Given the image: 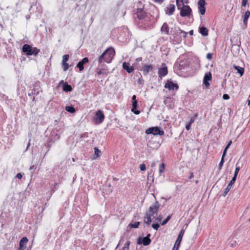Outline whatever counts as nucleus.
Returning <instances> with one entry per match:
<instances>
[{"mask_svg": "<svg viewBox=\"0 0 250 250\" xmlns=\"http://www.w3.org/2000/svg\"><path fill=\"white\" fill-rule=\"evenodd\" d=\"M248 0H242V6H246L247 3L248 2Z\"/></svg>", "mask_w": 250, "mask_h": 250, "instance_id": "obj_51", "label": "nucleus"}, {"mask_svg": "<svg viewBox=\"0 0 250 250\" xmlns=\"http://www.w3.org/2000/svg\"><path fill=\"white\" fill-rule=\"evenodd\" d=\"M193 177H194L193 173H191L190 174V175L189 179H191V178H192Z\"/></svg>", "mask_w": 250, "mask_h": 250, "instance_id": "obj_63", "label": "nucleus"}, {"mask_svg": "<svg viewBox=\"0 0 250 250\" xmlns=\"http://www.w3.org/2000/svg\"><path fill=\"white\" fill-rule=\"evenodd\" d=\"M160 204L158 202L156 201L153 205H152L148 208V210L146 211L145 215L144 217V222L147 226L150 224L152 222L151 217L155 214H157L159 209L160 208Z\"/></svg>", "mask_w": 250, "mask_h": 250, "instance_id": "obj_2", "label": "nucleus"}, {"mask_svg": "<svg viewBox=\"0 0 250 250\" xmlns=\"http://www.w3.org/2000/svg\"><path fill=\"white\" fill-rule=\"evenodd\" d=\"M165 88L168 89L169 90L177 91L179 88V86L177 83H174L170 80H167L165 85Z\"/></svg>", "mask_w": 250, "mask_h": 250, "instance_id": "obj_8", "label": "nucleus"}, {"mask_svg": "<svg viewBox=\"0 0 250 250\" xmlns=\"http://www.w3.org/2000/svg\"><path fill=\"white\" fill-rule=\"evenodd\" d=\"M101 154V151L98 148H94V155L93 156V159H96L99 157L100 156Z\"/></svg>", "mask_w": 250, "mask_h": 250, "instance_id": "obj_27", "label": "nucleus"}, {"mask_svg": "<svg viewBox=\"0 0 250 250\" xmlns=\"http://www.w3.org/2000/svg\"><path fill=\"white\" fill-rule=\"evenodd\" d=\"M175 10V6L174 4H170L167 7H166L165 11L166 14L168 15H171L173 14Z\"/></svg>", "mask_w": 250, "mask_h": 250, "instance_id": "obj_21", "label": "nucleus"}, {"mask_svg": "<svg viewBox=\"0 0 250 250\" xmlns=\"http://www.w3.org/2000/svg\"><path fill=\"white\" fill-rule=\"evenodd\" d=\"M223 98L224 100H229V96L227 94H224L223 95Z\"/></svg>", "mask_w": 250, "mask_h": 250, "instance_id": "obj_47", "label": "nucleus"}, {"mask_svg": "<svg viewBox=\"0 0 250 250\" xmlns=\"http://www.w3.org/2000/svg\"><path fill=\"white\" fill-rule=\"evenodd\" d=\"M179 248V247H177V245H175V244L172 250H178Z\"/></svg>", "mask_w": 250, "mask_h": 250, "instance_id": "obj_53", "label": "nucleus"}, {"mask_svg": "<svg viewBox=\"0 0 250 250\" xmlns=\"http://www.w3.org/2000/svg\"><path fill=\"white\" fill-rule=\"evenodd\" d=\"M162 65V67L159 68L158 73L159 77L160 78L165 77L167 74L168 73L167 67L166 66V64L163 63Z\"/></svg>", "mask_w": 250, "mask_h": 250, "instance_id": "obj_9", "label": "nucleus"}, {"mask_svg": "<svg viewBox=\"0 0 250 250\" xmlns=\"http://www.w3.org/2000/svg\"><path fill=\"white\" fill-rule=\"evenodd\" d=\"M88 137V133L87 132H85L82 134H81V138H87Z\"/></svg>", "mask_w": 250, "mask_h": 250, "instance_id": "obj_48", "label": "nucleus"}, {"mask_svg": "<svg viewBox=\"0 0 250 250\" xmlns=\"http://www.w3.org/2000/svg\"><path fill=\"white\" fill-rule=\"evenodd\" d=\"M206 2L205 0H199L198 1V9L200 13L203 15L206 12V8L205 7Z\"/></svg>", "mask_w": 250, "mask_h": 250, "instance_id": "obj_11", "label": "nucleus"}, {"mask_svg": "<svg viewBox=\"0 0 250 250\" xmlns=\"http://www.w3.org/2000/svg\"><path fill=\"white\" fill-rule=\"evenodd\" d=\"M69 59V55L66 54L63 56L62 62H66Z\"/></svg>", "mask_w": 250, "mask_h": 250, "instance_id": "obj_41", "label": "nucleus"}, {"mask_svg": "<svg viewBox=\"0 0 250 250\" xmlns=\"http://www.w3.org/2000/svg\"><path fill=\"white\" fill-rule=\"evenodd\" d=\"M142 60V57H139V58H137L136 59V61L139 62H140Z\"/></svg>", "mask_w": 250, "mask_h": 250, "instance_id": "obj_55", "label": "nucleus"}, {"mask_svg": "<svg viewBox=\"0 0 250 250\" xmlns=\"http://www.w3.org/2000/svg\"><path fill=\"white\" fill-rule=\"evenodd\" d=\"M140 170L141 171H144L146 169V165L145 164H142L140 165Z\"/></svg>", "mask_w": 250, "mask_h": 250, "instance_id": "obj_44", "label": "nucleus"}, {"mask_svg": "<svg viewBox=\"0 0 250 250\" xmlns=\"http://www.w3.org/2000/svg\"><path fill=\"white\" fill-rule=\"evenodd\" d=\"M146 133L147 134H153L154 135L162 136L164 135V131L160 130L158 126L149 127L146 130Z\"/></svg>", "mask_w": 250, "mask_h": 250, "instance_id": "obj_5", "label": "nucleus"}, {"mask_svg": "<svg viewBox=\"0 0 250 250\" xmlns=\"http://www.w3.org/2000/svg\"><path fill=\"white\" fill-rule=\"evenodd\" d=\"M206 57L208 60H211L212 58V54L211 53H208Z\"/></svg>", "mask_w": 250, "mask_h": 250, "instance_id": "obj_46", "label": "nucleus"}, {"mask_svg": "<svg viewBox=\"0 0 250 250\" xmlns=\"http://www.w3.org/2000/svg\"><path fill=\"white\" fill-rule=\"evenodd\" d=\"M97 73L99 75H107L108 73V70L105 69L97 68Z\"/></svg>", "mask_w": 250, "mask_h": 250, "instance_id": "obj_26", "label": "nucleus"}, {"mask_svg": "<svg viewBox=\"0 0 250 250\" xmlns=\"http://www.w3.org/2000/svg\"><path fill=\"white\" fill-rule=\"evenodd\" d=\"M28 240L27 237H23L20 241L19 250H24L25 249V245L28 242Z\"/></svg>", "mask_w": 250, "mask_h": 250, "instance_id": "obj_15", "label": "nucleus"}, {"mask_svg": "<svg viewBox=\"0 0 250 250\" xmlns=\"http://www.w3.org/2000/svg\"><path fill=\"white\" fill-rule=\"evenodd\" d=\"M88 59L87 57L83 58L82 61H80L77 64V67L79 68V70L82 71L83 70V65L88 62Z\"/></svg>", "mask_w": 250, "mask_h": 250, "instance_id": "obj_14", "label": "nucleus"}, {"mask_svg": "<svg viewBox=\"0 0 250 250\" xmlns=\"http://www.w3.org/2000/svg\"><path fill=\"white\" fill-rule=\"evenodd\" d=\"M30 140H29V143H28V145H27V147H26V150H27V149H28V148L29 147V146H30Z\"/></svg>", "mask_w": 250, "mask_h": 250, "instance_id": "obj_64", "label": "nucleus"}, {"mask_svg": "<svg viewBox=\"0 0 250 250\" xmlns=\"http://www.w3.org/2000/svg\"><path fill=\"white\" fill-rule=\"evenodd\" d=\"M179 32H180V33L182 34V36L184 39L186 38V37H187V32H186V31H185L184 30L180 29V28H179L177 30V32H175L174 31H173V36H174V38H175L178 35Z\"/></svg>", "mask_w": 250, "mask_h": 250, "instance_id": "obj_23", "label": "nucleus"}, {"mask_svg": "<svg viewBox=\"0 0 250 250\" xmlns=\"http://www.w3.org/2000/svg\"><path fill=\"white\" fill-rule=\"evenodd\" d=\"M227 151V149H226L225 148V149L224 150L222 156V158H224L225 157V156L226 155Z\"/></svg>", "mask_w": 250, "mask_h": 250, "instance_id": "obj_52", "label": "nucleus"}, {"mask_svg": "<svg viewBox=\"0 0 250 250\" xmlns=\"http://www.w3.org/2000/svg\"><path fill=\"white\" fill-rule=\"evenodd\" d=\"M123 68L128 73H132L134 70V67L132 66H129V63L126 62H123Z\"/></svg>", "mask_w": 250, "mask_h": 250, "instance_id": "obj_16", "label": "nucleus"}, {"mask_svg": "<svg viewBox=\"0 0 250 250\" xmlns=\"http://www.w3.org/2000/svg\"><path fill=\"white\" fill-rule=\"evenodd\" d=\"M164 170H165V164H164V163H162L161 164V165L160 166L159 168V171L160 174H162L164 171Z\"/></svg>", "mask_w": 250, "mask_h": 250, "instance_id": "obj_33", "label": "nucleus"}, {"mask_svg": "<svg viewBox=\"0 0 250 250\" xmlns=\"http://www.w3.org/2000/svg\"><path fill=\"white\" fill-rule=\"evenodd\" d=\"M140 222H135L133 223H131L128 225V228L130 227L131 228H137L138 227L139 225H140Z\"/></svg>", "mask_w": 250, "mask_h": 250, "instance_id": "obj_29", "label": "nucleus"}, {"mask_svg": "<svg viewBox=\"0 0 250 250\" xmlns=\"http://www.w3.org/2000/svg\"><path fill=\"white\" fill-rule=\"evenodd\" d=\"M154 1L156 2L162 3L164 0H154Z\"/></svg>", "mask_w": 250, "mask_h": 250, "instance_id": "obj_57", "label": "nucleus"}, {"mask_svg": "<svg viewBox=\"0 0 250 250\" xmlns=\"http://www.w3.org/2000/svg\"><path fill=\"white\" fill-rule=\"evenodd\" d=\"M60 136L58 134H55V140L59 139Z\"/></svg>", "mask_w": 250, "mask_h": 250, "instance_id": "obj_56", "label": "nucleus"}, {"mask_svg": "<svg viewBox=\"0 0 250 250\" xmlns=\"http://www.w3.org/2000/svg\"><path fill=\"white\" fill-rule=\"evenodd\" d=\"M35 92H36L35 88H34V89H32V90H31V91L30 92H29L28 95L29 96H31L33 95H35Z\"/></svg>", "mask_w": 250, "mask_h": 250, "instance_id": "obj_45", "label": "nucleus"}, {"mask_svg": "<svg viewBox=\"0 0 250 250\" xmlns=\"http://www.w3.org/2000/svg\"><path fill=\"white\" fill-rule=\"evenodd\" d=\"M184 232H185V230L184 229H182L180 231V232L178 235V237H177V238L176 240L175 243V245H177V247H180V244L182 241V238L183 237Z\"/></svg>", "mask_w": 250, "mask_h": 250, "instance_id": "obj_17", "label": "nucleus"}, {"mask_svg": "<svg viewBox=\"0 0 250 250\" xmlns=\"http://www.w3.org/2000/svg\"><path fill=\"white\" fill-rule=\"evenodd\" d=\"M230 146V145L228 144V145L226 146L225 148L226 149H228L229 148Z\"/></svg>", "mask_w": 250, "mask_h": 250, "instance_id": "obj_61", "label": "nucleus"}, {"mask_svg": "<svg viewBox=\"0 0 250 250\" xmlns=\"http://www.w3.org/2000/svg\"><path fill=\"white\" fill-rule=\"evenodd\" d=\"M22 50L24 54L27 56L32 55L36 56L40 52L39 49L36 47H32L27 44H25L23 45Z\"/></svg>", "mask_w": 250, "mask_h": 250, "instance_id": "obj_3", "label": "nucleus"}, {"mask_svg": "<svg viewBox=\"0 0 250 250\" xmlns=\"http://www.w3.org/2000/svg\"><path fill=\"white\" fill-rule=\"evenodd\" d=\"M189 34L190 36H192L193 34V30H191L189 32Z\"/></svg>", "mask_w": 250, "mask_h": 250, "instance_id": "obj_59", "label": "nucleus"}, {"mask_svg": "<svg viewBox=\"0 0 250 250\" xmlns=\"http://www.w3.org/2000/svg\"><path fill=\"white\" fill-rule=\"evenodd\" d=\"M171 217V215H168L167 217L161 223V225L162 226H164L165 225H166L170 219Z\"/></svg>", "mask_w": 250, "mask_h": 250, "instance_id": "obj_30", "label": "nucleus"}, {"mask_svg": "<svg viewBox=\"0 0 250 250\" xmlns=\"http://www.w3.org/2000/svg\"><path fill=\"white\" fill-rule=\"evenodd\" d=\"M105 118L104 115L102 111L98 110L94 117V122L96 124H100L102 123Z\"/></svg>", "mask_w": 250, "mask_h": 250, "instance_id": "obj_6", "label": "nucleus"}, {"mask_svg": "<svg viewBox=\"0 0 250 250\" xmlns=\"http://www.w3.org/2000/svg\"><path fill=\"white\" fill-rule=\"evenodd\" d=\"M132 108L131 109V111L136 115H138L140 114V111L137 109V101L135 100L134 101H132Z\"/></svg>", "mask_w": 250, "mask_h": 250, "instance_id": "obj_22", "label": "nucleus"}, {"mask_svg": "<svg viewBox=\"0 0 250 250\" xmlns=\"http://www.w3.org/2000/svg\"><path fill=\"white\" fill-rule=\"evenodd\" d=\"M197 116H198V114L196 113L193 115V116H192L190 118L189 122L188 123H189V125H191L192 124H193L194 123L195 119L197 118Z\"/></svg>", "mask_w": 250, "mask_h": 250, "instance_id": "obj_32", "label": "nucleus"}, {"mask_svg": "<svg viewBox=\"0 0 250 250\" xmlns=\"http://www.w3.org/2000/svg\"><path fill=\"white\" fill-rule=\"evenodd\" d=\"M190 126H191V125H189V123L187 124L186 126V128L187 129V130H188L190 128Z\"/></svg>", "mask_w": 250, "mask_h": 250, "instance_id": "obj_54", "label": "nucleus"}, {"mask_svg": "<svg viewBox=\"0 0 250 250\" xmlns=\"http://www.w3.org/2000/svg\"><path fill=\"white\" fill-rule=\"evenodd\" d=\"M250 16V11H247L245 12L244 16H243V25L245 27H247L248 25V21Z\"/></svg>", "mask_w": 250, "mask_h": 250, "instance_id": "obj_19", "label": "nucleus"}, {"mask_svg": "<svg viewBox=\"0 0 250 250\" xmlns=\"http://www.w3.org/2000/svg\"><path fill=\"white\" fill-rule=\"evenodd\" d=\"M231 188H229L228 186L224 189V193L223 194V196L225 197L229 191L230 190Z\"/></svg>", "mask_w": 250, "mask_h": 250, "instance_id": "obj_39", "label": "nucleus"}, {"mask_svg": "<svg viewBox=\"0 0 250 250\" xmlns=\"http://www.w3.org/2000/svg\"><path fill=\"white\" fill-rule=\"evenodd\" d=\"M104 62L110 63L113 58L115 54V50L113 48H108L104 52Z\"/></svg>", "mask_w": 250, "mask_h": 250, "instance_id": "obj_4", "label": "nucleus"}, {"mask_svg": "<svg viewBox=\"0 0 250 250\" xmlns=\"http://www.w3.org/2000/svg\"><path fill=\"white\" fill-rule=\"evenodd\" d=\"M63 70L64 71H66L69 68V64L66 62H62Z\"/></svg>", "mask_w": 250, "mask_h": 250, "instance_id": "obj_37", "label": "nucleus"}, {"mask_svg": "<svg viewBox=\"0 0 250 250\" xmlns=\"http://www.w3.org/2000/svg\"><path fill=\"white\" fill-rule=\"evenodd\" d=\"M240 167H237V166L236 165V168H235V170L234 171L233 177L236 178H237V176L238 173L240 170Z\"/></svg>", "mask_w": 250, "mask_h": 250, "instance_id": "obj_38", "label": "nucleus"}, {"mask_svg": "<svg viewBox=\"0 0 250 250\" xmlns=\"http://www.w3.org/2000/svg\"><path fill=\"white\" fill-rule=\"evenodd\" d=\"M237 243L235 241H233L230 242V247H234L236 246Z\"/></svg>", "mask_w": 250, "mask_h": 250, "instance_id": "obj_50", "label": "nucleus"}, {"mask_svg": "<svg viewBox=\"0 0 250 250\" xmlns=\"http://www.w3.org/2000/svg\"><path fill=\"white\" fill-rule=\"evenodd\" d=\"M130 243V242L129 241H127L123 247V250H129Z\"/></svg>", "mask_w": 250, "mask_h": 250, "instance_id": "obj_34", "label": "nucleus"}, {"mask_svg": "<svg viewBox=\"0 0 250 250\" xmlns=\"http://www.w3.org/2000/svg\"><path fill=\"white\" fill-rule=\"evenodd\" d=\"M65 108L67 112H69V113H73L76 111L75 108L72 105L66 106H65Z\"/></svg>", "mask_w": 250, "mask_h": 250, "instance_id": "obj_28", "label": "nucleus"}, {"mask_svg": "<svg viewBox=\"0 0 250 250\" xmlns=\"http://www.w3.org/2000/svg\"><path fill=\"white\" fill-rule=\"evenodd\" d=\"M150 236V234H148L146 237H144L143 238L142 240V242H140L141 238H139L138 241V244H143L144 246H146L150 244L151 242V240L149 238Z\"/></svg>", "mask_w": 250, "mask_h": 250, "instance_id": "obj_13", "label": "nucleus"}, {"mask_svg": "<svg viewBox=\"0 0 250 250\" xmlns=\"http://www.w3.org/2000/svg\"><path fill=\"white\" fill-rule=\"evenodd\" d=\"M132 101H134L135 100H136V96L135 95H133L132 97Z\"/></svg>", "mask_w": 250, "mask_h": 250, "instance_id": "obj_58", "label": "nucleus"}, {"mask_svg": "<svg viewBox=\"0 0 250 250\" xmlns=\"http://www.w3.org/2000/svg\"><path fill=\"white\" fill-rule=\"evenodd\" d=\"M104 54L103 53V54L99 57L98 58V62L100 63H101L104 62Z\"/></svg>", "mask_w": 250, "mask_h": 250, "instance_id": "obj_31", "label": "nucleus"}, {"mask_svg": "<svg viewBox=\"0 0 250 250\" xmlns=\"http://www.w3.org/2000/svg\"><path fill=\"white\" fill-rule=\"evenodd\" d=\"M176 4H177L178 9H180V10H181V7L183 5H184L183 4V2L182 3H181L180 1H176Z\"/></svg>", "mask_w": 250, "mask_h": 250, "instance_id": "obj_43", "label": "nucleus"}, {"mask_svg": "<svg viewBox=\"0 0 250 250\" xmlns=\"http://www.w3.org/2000/svg\"><path fill=\"white\" fill-rule=\"evenodd\" d=\"M62 83V89L64 91L66 92H70L72 90V88L71 86L69 84H68L67 83H64V82L63 80L61 81L60 84Z\"/></svg>", "mask_w": 250, "mask_h": 250, "instance_id": "obj_18", "label": "nucleus"}, {"mask_svg": "<svg viewBox=\"0 0 250 250\" xmlns=\"http://www.w3.org/2000/svg\"><path fill=\"white\" fill-rule=\"evenodd\" d=\"M234 69L237 71V73L239 74L240 76H242L244 73V68L239 66H234Z\"/></svg>", "mask_w": 250, "mask_h": 250, "instance_id": "obj_25", "label": "nucleus"}, {"mask_svg": "<svg viewBox=\"0 0 250 250\" xmlns=\"http://www.w3.org/2000/svg\"><path fill=\"white\" fill-rule=\"evenodd\" d=\"M236 178H234V177H232V179L231 180L230 182H229V183L228 184V186L230 188H231L233 185L234 184L235 181H236Z\"/></svg>", "mask_w": 250, "mask_h": 250, "instance_id": "obj_36", "label": "nucleus"}, {"mask_svg": "<svg viewBox=\"0 0 250 250\" xmlns=\"http://www.w3.org/2000/svg\"><path fill=\"white\" fill-rule=\"evenodd\" d=\"M22 176H23V174H22L21 173H18L17 175H16V178H17L18 179H21L22 178Z\"/></svg>", "mask_w": 250, "mask_h": 250, "instance_id": "obj_49", "label": "nucleus"}, {"mask_svg": "<svg viewBox=\"0 0 250 250\" xmlns=\"http://www.w3.org/2000/svg\"><path fill=\"white\" fill-rule=\"evenodd\" d=\"M136 14L138 20L140 21V26L144 28L149 27L151 20L150 14L146 12L142 9L138 10Z\"/></svg>", "mask_w": 250, "mask_h": 250, "instance_id": "obj_1", "label": "nucleus"}, {"mask_svg": "<svg viewBox=\"0 0 250 250\" xmlns=\"http://www.w3.org/2000/svg\"><path fill=\"white\" fill-rule=\"evenodd\" d=\"M138 83L139 84H142V80L141 79H139L138 80Z\"/></svg>", "mask_w": 250, "mask_h": 250, "instance_id": "obj_60", "label": "nucleus"}, {"mask_svg": "<svg viewBox=\"0 0 250 250\" xmlns=\"http://www.w3.org/2000/svg\"><path fill=\"white\" fill-rule=\"evenodd\" d=\"M199 32L203 36H207L208 34V29L204 26L199 27Z\"/></svg>", "mask_w": 250, "mask_h": 250, "instance_id": "obj_24", "label": "nucleus"}, {"mask_svg": "<svg viewBox=\"0 0 250 250\" xmlns=\"http://www.w3.org/2000/svg\"><path fill=\"white\" fill-rule=\"evenodd\" d=\"M152 227L155 230H158L159 228L160 227V225L158 223H156L155 224H153L152 225Z\"/></svg>", "mask_w": 250, "mask_h": 250, "instance_id": "obj_42", "label": "nucleus"}, {"mask_svg": "<svg viewBox=\"0 0 250 250\" xmlns=\"http://www.w3.org/2000/svg\"><path fill=\"white\" fill-rule=\"evenodd\" d=\"M163 218V216L162 214H160L158 215V216L155 219L154 221L156 223H161V221Z\"/></svg>", "mask_w": 250, "mask_h": 250, "instance_id": "obj_35", "label": "nucleus"}, {"mask_svg": "<svg viewBox=\"0 0 250 250\" xmlns=\"http://www.w3.org/2000/svg\"><path fill=\"white\" fill-rule=\"evenodd\" d=\"M169 26L165 22L161 28V31L163 34H164L165 35H168L169 34Z\"/></svg>", "mask_w": 250, "mask_h": 250, "instance_id": "obj_20", "label": "nucleus"}, {"mask_svg": "<svg viewBox=\"0 0 250 250\" xmlns=\"http://www.w3.org/2000/svg\"><path fill=\"white\" fill-rule=\"evenodd\" d=\"M224 163V158L222 157L221 161L220 162L219 166H218V169L219 170H221L222 169V167H223Z\"/></svg>", "mask_w": 250, "mask_h": 250, "instance_id": "obj_40", "label": "nucleus"}, {"mask_svg": "<svg viewBox=\"0 0 250 250\" xmlns=\"http://www.w3.org/2000/svg\"><path fill=\"white\" fill-rule=\"evenodd\" d=\"M230 146V145L228 144V145L226 146L225 148L226 149H228L229 148Z\"/></svg>", "mask_w": 250, "mask_h": 250, "instance_id": "obj_62", "label": "nucleus"}, {"mask_svg": "<svg viewBox=\"0 0 250 250\" xmlns=\"http://www.w3.org/2000/svg\"><path fill=\"white\" fill-rule=\"evenodd\" d=\"M153 69V66L151 64H145L142 68L141 70L143 72L144 75H147L150 72L152 71Z\"/></svg>", "mask_w": 250, "mask_h": 250, "instance_id": "obj_12", "label": "nucleus"}, {"mask_svg": "<svg viewBox=\"0 0 250 250\" xmlns=\"http://www.w3.org/2000/svg\"><path fill=\"white\" fill-rule=\"evenodd\" d=\"M211 79L212 75L210 72H207L205 74L204 77L203 83L205 84L206 88H208L210 85L208 81H210Z\"/></svg>", "mask_w": 250, "mask_h": 250, "instance_id": "obj_10", "label": "nucleus"}, {"mask_svg": "<svg viewBox=\"0 0 250 250\" xmlns=\"http://www.w3.org/2000/svg\"><path fill=\"white\" fill-rule=\"evenodd\" d=\"M192 10L188 5H183L180 10V14L181 17H189L191 15Z\"/></svg>", "mask_w": 250, "mask_h": 250, "instance_id": "obj_7", "label": "nucleus"}]
</instances>
